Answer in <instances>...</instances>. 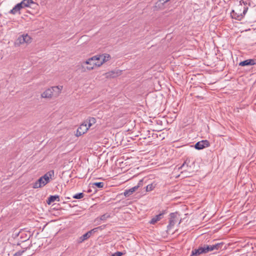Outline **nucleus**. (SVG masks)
Segmentation results:
<instances>
[{"mask_svg": "<svg viewBox=\"0 0 256 256\" xmlns=\"http://www.w3.org/2000/svg\"><path fill=\"white\" fill-rule=\"evenodd\" d=\"M190 162V160L188 158H186L184 164L178 168V169H182L188 167V164Z\"/></svg>", "mask_w": 256, "mask_h": 256, "instance_id": "25", "label": "nucleus"}, {"mask_svg": "<svg viewBox=\"0 0 256 256\" xmlns=\"http://www.w3.org/2000/svg\"><path fill=\"white\" fill-rule=\"evenodd\" d=\"M22 9V8H20V6L19 5V4L18 3L12 8V10H11L9 12V14H15L16 13L18 12V14H20V10Z\"/></svg>", "mask_w": 256, "mask_h": 256, "instance_id": "19", "label": "nucleus"}, {"mask_svg": "<svg viewBox=\"0 0 256 256\" xmlns=\"http://www.w3.org/2000/svg\"><path fill=\"white\" fill-rule=\"evenodd\" d=\"M92 184L98 188H102L104 186V183L103 182H94Z\"/></svg>", "mask_w": 256, "mask_h": 256, "instance_id": "29", "label": "nucleus"}, {"mask_svg": "<svg viewBox=\"0 0 256 256\" xmlns=\"http://www.w3.org/2000/svg\"><path fill=\"white\" fill-rule=\"evenodd\" d=\"M169 224L168 226V229H170L172 227L176 222L178 220L180 214L178 212L170 213V214Z\"/></svg>", "mask_w": 256, "mask_h": 256, "instance_id": "3", "label": "nucleus"}, {"mask_svg": "<svg viewBox=\"0 0 256 256\" xmlns=\"http://www.w3.org/2000/svg\"><path fill=\"white\" fill-rule=\"evenodd\" d=\"M148 138H150V131H148Z\"/></svg>", "mask_w": 256, "mask_h": 256, "instance_id": "34", "label": "nucleus"}, {"mask_svg": "<svg viewBox=\"0 0 256 256\" xmlns=\"http://www.w3.org/2000/svg\"><path fill=\"white\" fill-rule=\"evenodd\" d=\"M84 196V194L83 192H80L74 194L72 198L74 199H81Z\"/></svg>", "mask_w": 256, "mask_h": 256, "instance_id": "27", "label": "nucleus"}, {"mask_svg": "<svg viewBox=\"0 0 256 256\" xmlns=\"http://www.w3.org/2000/svg\"><path fill=\"white\" fill-rule=\"evenodd\" d=\"M142 138H146L144 137V135H143Z\"/></svg>", "mask_w": 256, "mask_h": 256, "instance_id": "36", "label": "nucleus"}, {"mask_svg": "<svg viewBox=\"0 0 256 256\" xmlns=\"http://www.w3.org/2000/svg\"><path fill=\"white\" fill-rule=\"evenodd\" d=\"M214 240H220V239H215Z\"/></svg>", "mask_w": 256, "mask_h": 256, "instance_id": "37", "label": "nucleus"}, {"mask_svg": "<svg viewBox=\"0 0 256 256\" xmlns=\"http://www.w3.org/2000/svg\"><path fill=\"white\" fill-rule=\"evenodd\" d=\"M26 242V241H20L17 244V245L18 246H20L23 249V250H18V252H17L14 254L15 256H22V254H23V252L26 250V249L30 246L31 242L28 243V244H25V242ZM28 242H29L30 241H28Z\"/></svg>", "mask_w": 256, "mask_h": 256, "instance_id": "7", "label": "nucleus"}, {"mask_svg": "<svg viewBox=\"0 0 256 256\" xmlns=\"http://www.w3.org/2000/svg\"><path fill=\"white\" fill-rule=\"evenodd\" d=\"M24 38V35L20 36H18V38L16 39V40L15 42V45L20 46V44H23L25 43Z\"/></svg>", "mask_w": 256, "mask_h": 256, "instance_id": "23", "label": "nucleus"}, {"mask_svg": "<svg viewBox=\"0 0 256 256\" xmlns=\"http://www.w3.org/2000/svg\"><path fill=\"white\" fill-rule=\"evenodd\" d=\"M110 217V214H108V213H106L104 214L103 215L101 216L100 218H96L95 220V222H96L97 223H98V222L100 221V220H106L108 218H109Z\"/></svg>", "mask_w": 256, "mask_h": 256, "instance_id": "22", "label": "nucleus"}, {"mask_svg": "<svg viewBox=\"0 0 256 256\" xmlns=\"http://www.w3.org/2000/svg\"><path fill=\"white\" fill-rule=\"evenodd\" d=\"M102 57V56L101 55H97L94 56L90 58H88V61H93L96 62V60H100V59Z\"/></svg>", "mask_w": 256, "mask_h": 256, "instance_id": "24", "label": "nucleus"}, {"mask_svg": "<svg viewBox=\"0 0 256 256\" xmlns=\"http://www.w3.org/2000/svg\"><path fill=\"white\" fill-rule=\"evenodd\" d=\"M31 236L30 232H26L25 231H20L18 232L14 231L12 234V238L14 239H23V240H30Z\"/></svg>", "mask_w": 256, "mask_h": 256, "instance_id": "2", "label": "nucleus"}, {"mask_svg": "<svg viewBox=\"0 0 256 256\" xmlns=\"http://www.w3.org/2000/svg\"><path fill=\"white\" fill-rule=\"evenodd\" d=\"M122 73V70H114L105 74L106 78H114L116 76H120Z\"/></svg>", "mask_w": 256, "mask_h": 256, "instance_id": "10", "label": "nucleus"}, {"mask_svg": "<svg viewBox=\"0 0 256 256\" xmlns=\"http://www.w3.org/2000/svg\"><path fill=\"white\" fill-rule=\"evenodd\" d=\"M154 188V186L152 184H148L146 186V192H150Z\"/></svg>", "mask_w": 256, "mask_h": 256, "instance_id": "30", "label": "nucleus"}, {"mask_svg": "<svg viewBox=\"0 0 256 256\" xmlns=\"http://www.w3.org/2000/svg\"><path fill=\"white\" fill-rule=\"evenodd\" d=\"M98 230H102V226L94 228L88 232L80 237V240H86L88 238H90L92 234L98 232Z\"/></svg>", "mask_w": 256, "mask_h": 256, "instance_id": "8", "label": "nucleus"}, {"mask_svg": "<svg viewBox=\"0 0 256 256\" xmlns=\"http://www.w3.org/2000/svg\"><path fill=\"white\" fill-rule=\"evenodd\" d=\"M223 242L218 243L212 245L204 244L200 246L198 248L194 249L192 251L190 256H198L202 254L208 253L214 250H218L222 248Z\"/></svg>", "mask_w": 256, "mask_h": 256, "instance_id": "1", "label": "nucleus"}, {"mask_svg": "<svg viewBox=\"0 0 256 256\" xmlns=\"http://www.w3.org/2000/svg\"><path fill=\"white\" fill-rule=\"evenodd\" d=\"M210 146V142L208 140H202L196 142L194 147L198 150H202Z\"/></svg>", "mask_w": 256, "mask_h": 256, "instance_id": "4", "label": "nucleus"}, {"mask_svg": "<svg viewBox=\"0 0 256 256\" xmlns=\"http://www.w3.org/2000/svg\"><path fill=\"white\" fill-rule=\"evenodd\" d=\"M60 201V197L58 195L50 196L46 200L48 204H50L54 201Z\"/></svg>", "mask_w": 256, "mask_h": 256, "instance_id": "17", "label": "nucleus"}, {"mask_svg": "<svg viewBox=\"0 0 256 256\" xmlns=\"http://www.w3.org/2000/svg\"><path fill=\"white\" fill-rule=\"evenodd\" d=\"M41 96L43 98H51L52 96V94L50 88L46 89L44 92L42 94Z\"/></svg>", "mask_w": 256, "mask_h": 256, "instance_id": "16", "label": "nucleus"}, {"mask_svg": "<svg viewBox=\"0 0 256 256\" xmlns=\"http://www.w3.org/2000/svg\"><path fill=\"white\" fill-rule=\"evenodd\" d=\"M123 253L122 252H114L112 254V256H122V255Z\"/></svg>", "mask_w": 256, "mask_h": 256, "instance_id": "32", "label": "nucleus"}, {"mask_svg": "<svg viewBox=\"0 0 256 256\" xmlns=\"http://www.w3.org/2000/svg\"><path fill=\"white\" fill-rule=\"evenodd\" d=\"M96 122V119L93 117H90L86 120L84 121V124H86L90 128Z\"/></svg>", "mask_w": 256, "mask_h": 256, "instance_id": "20", "label": "nucleus"}, {"mask_svg": "<svg viewBox=\"0 0 256 256\" xmlns=\"http://www.w3.org/2000/svg\"><path fill=\"white\" fill-rule=\"evenodd\" d=\"M54 174V170H50L41 177L44 180L45 184H47L50 182V178H51Z\"/></svg>", "mask_w": 256, "mask_h": 256, "instance_id": "15", "label": "nucleus"}, {"mask_svg": "<svg viewBox=\"0 0 256 256\" xmlns=\"http://www.w3.org/2000/svg\"><path fill=\"white\" fill-rule=\"evenodd\" d=\"M92 62H94L93 61H88V59L86 61L84 62H83V64H86L90 65L88 66H93Z\"/></svg>", "mask_w": 256, "mask_h": 256, "instance_id": "31", "label": "nucleus"}, {"mask_svg": "<svg viewBox=\"0 0 256 256\" xmlns=\"http://www.w3.org/2000/svg\"><path fill=\"white\" fill-rule=\"evenodd\" d=\"M24 37L25 40V43L26 44H30L32 42V38L28 36L27 34H24Z\"/></svg>", "mask_w": 256, "mask_h": 256, "instance_id": "26", "label": "nucleus"}, {"mask_svg": "<svg viewBox=\"0 0 256 256\" xmlns=\"http://www.w3.org/2000/svg\"><path fill=\"white\" fill-rule=\"evenodd\" d=\"M62 88V86H56L50 87L51 91L52 94V96L57 97L60 93Z\"/></svg>", "mask_w": 256, "mask_h": 256, "instance_id": "12", "label": "nucleus"}, {"mask_svg": "<svg viewBox=\"0 0 256 256\" xmlns=\"http://www.w3.org/2000/svg\"><path fill=\"white\" fill-rule=\"evenodd\" d=\"M143 181L142 180H140L139 181L138 185L134 186L133 188H130L128 190H125L124 192V194L125 196L127 197L132 194L134 192H136L138 188L142 185Z\"/></svg>", "mask_w": 256, "mask_h": 256, "instance_id": "6", "label": "nucleus"}, {"mask_svg": "<svg viewBox=\"0 0 256 256\" xmlns=\"http://www.w3.org/2000/svg\"><path fill=\"white\" fill-rule=\"evenodd\" d=\"M98 62H92V64H93V66H86V69L88 70H92L94 68V66H98V65L97 64H100V62H99L98 60H97Z\"/></svg>", "mask_w": 256, "mask_h": 256, "instance_id": "28", "label": "nucleus"}, {"mask_svg": "<svg viewBox=\"0 0 256 256\" xmlns=\"http://www.w3.org/2000/svg\"><path fill=\"white\" fill-rule=\"evenodd\" d=\"M164 214V212H162L150 220V223L152 224H155L157 222L160 220L162 218Z\"/></svg>", "mask_w": 256, "mask_h": 256, "instance_id": "18", "label": "nucleus"}, {"mask_svg": "<svg viewBox=\"0 0 256 256\" xmlns=\"http://www.w3.org/2000/svg\"><path fill=\"white\" fill-rule=\"evenodd\" d=\"M102 56L103 57L102 60L100 62V64H97L98 67L101 66L104 63L107 62L110 58V56L108 54H104Z\"/></svg>", "mask_w": 256, "mask_h": 256, "instance_id": "21", "label": "nucleus"}, {"mask_svg": "<svg viewBox=\"0 0 256 256\" xmlns=\"http://www.w3.org/2000/svg\"><path fill=\"white\" fill-rule=\"evenodd\" d=\"M248 10V8H244L242 13H237L234 10H232L230 13L231 16L232 18L240 20L247 12Z\"/></svg>", "mask_w": 256, "mask_h": 256, "instance_id": "5", "label": "nucleus"}, {"mask_svg": "<svg viewBox=\"0 0 256 256\" xmlns=\"http://www.w3.org/2000/svg\"><path fill=\"white\" fill-rule=\"evenodd\" d=\"M256 64V59H248L240 62L238 65L242 66H250Z\"/></svg>", "mask_w": 256, "mask_h": 256, "instance_id": "11", "label": "nucleus"}, {"mask_svg": "<svg viewBox=\"0 0 256 256\" xmlns=\"http://www.w3.org/2000/svg\"><path fill=\"white\" fill-rule=\"evenodd\" d=\"M22 8L26 7H30V4H36L32 0H23L20 2L18 3Z\"/></svg>", "mask_w": 256, "mask_h": 256, "instance_id": "13", "label": "nucleus"}, {"mask_svg": "<svg viewBox=\"0 0 256 256\" xmlns=\"http://www.w3.org/2000/svg\"><path fill=\"white\" fill-rule=\"evenodd\" d=\"M46 184H45L44 180L40 177L33 184L32 188H42Z\"/></svg>", "mask_w": 256, "mask_h": 256, "instance_id": "14", "label": "nucleus"}, {"mask_svg": "<svg viewBox=\"0 0 256 256\" xmlns=\"http://www.w3.org/2000/svg\"><path fill=\"white\" fill-rule=\"evenodd\" d=\"M88 127L86 124H84V122L78 128L76 133V136H80L85 134L88 130Z\"/></svg>", "mask_w": 256, "mask_h": 256, "instance_id": "9", "label": "nucleus"}, {"mask_svg": "<svg viewBox=\"0 0 256 256\" xmlns=\"http://www.w3.org/2000/svg\"><path fill=\"white\" fill-rule=\"evenodd\" d=\"M182 221V219L180 218V222H179V224Z\"/></svg>", "mask_w": 256, "mask_h": 256, "instance_id": "35", "label": "nucleus"}, {"mask_svg": "<svg viewBox=\"0 0 256 256\" xmlns=\"http://www.w3.org/2000/svg\"><path fill=\"white\" fill-rule=\"evenodd\" d=\"M169 0H159V1H158V2L156 3V4H158V3L159 2H161L162 1H164V2H163V3H162V4H164V3H166V2H168V1H169Z\"/></svg>", "mask_w": 256, "mask_h": 256, "instance_id": "33", "label": "nucleus"}]
</instances>
